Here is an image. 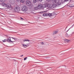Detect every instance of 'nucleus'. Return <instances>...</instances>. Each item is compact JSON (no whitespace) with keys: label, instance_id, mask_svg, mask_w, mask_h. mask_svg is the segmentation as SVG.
<instances>
[{"label":"nucleus","instance_id":"1","mask_svg":"<svg viewBox=\"0 0 74 74\" xmlns=\"http://www.w3.org/2000/svg\"><path fill=\"white\" fill-rule=\"evenodd\" d=\"M2 5L3 7H6L7 8H10V9H12V7H11V5L10 3H8L6 4L5 3H2Z\"/></svg>","mask_w":74,"mask_h":74},{"label":"nucleus","instance_id":"2","mask_svg":"<svg viewBox=\"0 0 74 74\" xmlns=\"http://www.w3.org/2000/svg\"><path fill=\"white\" fill-rule=\"evenodd\" d=\"M7 40L8 42H13V41L11 40V37L9 38L7 40V39H5L3 40H2V41L3 42H5Z\"/></svg>","mask_w":74,"mask_h":74},{"label":"nucleus","instance_id":"3","mask_svg":"<svg viewBox=\"0 0 74 74\" xmlns=\"http://www.w3.org/2000/svg\"><path fill=\"white\" fill-rule=\"evenodd\" d=\"M14 9L16 12H18L20 10V8L18 6H15L14 8Z\"/></svg>","mask_w":74,"mask_h":74},{"label":"nucleus","instance_id":"4","mask_svg":"<svg viewBox=\"0 0 74 74\" xmlns=\"http://www.w3.org/2000/svg\"><path fill=\"white\" fill-rule=\"evenodd\" d=\"M52 15V14L51 13H44L43 14V16H49V17H51Z\"/></svg>","mask_w":74,"mask_h":74},{"label":"nucleus","instance_id":"5","mask_svg":"<svg viewBox=\"0 0 74 74\" xmlns=\"http://www.w3.org/2000/svg\"><path fill=\"white\" fill-rule=\"evenodd\" d=\"M54 2L56 4H57V5H60L61 4L59 0H54Z\"/></svg>","mask_w":74,"mask_h":74},{"label":"nucleus","instance_id":"6","mask_svg":"<svg viewBox=\"0 0 74 74\" xmlns=\"http://www.w3.org/2000/svg\"><path fill=\"white\" fill-rule=\"evenodd\" d=\"M38 9H42L43 7V5L42 4H39L38 5Z\"/></svg>","mask_w":74,"mask_h":74},{"label":"nucleus","instance_id":"7","mask_svg":"<svg viewBox=\"0 0 74 74\" xmlns=\"http://www.w3.org/2000/svg\"><path fill=\"white\" fill-rule=\"evenodd\" d=\"M22 10L23 11H26L27 8V7L26 5H24L22 7Z\"/></svg>","mask_w":74,"mask_h":74},{"label":"nucleus","instance_id":"8","mask_svg":"<svg viewBox=\"0 0 74 74\" xmlns=\"http://www.w3.org/2000/svg\"><path fill=\"white\" fill-rule=\"evenodd\" d=\"M26 3L27 5H30L32 4L30 1H26Z\"/></svg>","mask_w":74,"mask_h":74},{"label":"nucleus","instance_id":"9","mask_svg":"<svg viewBox=\"0 0 74 74\" xmlns=\"http://www.w3.org/2000/svg\"><path fill=\"white\" fill-rule=\"evenodd\" d=\"M43 7L42 8V9L44 11H46L48 8V6H43Z\"/></svg>","mask_w":74,"mask_h":74},{"label":"nucleus","instance_id":"10","mask_svg":"<svg viewBox=\"0 0 74 74\" xmlns=\"http://www.w3.org/2000/svg\"><path fill=\"white\" fill-rule=\"evenodd\" d=\"M58 30H56L55 31H54L53 32V35L54 36V35H55V34H57V33H58Z\"/></svg>","mask_w":74,"mask_h":74},{"label":"nucleus","instance_id":"11","mask_svg":"<svg viewBox=\"0 0 74 74\" xmlns=\"http://www.w3.org/2000/svg\"><path fill=\"white\" fill-rule=\"evenodd\" d=\"M48 8H52V5L51 4H48L47 5Z\"/></svg>","mask_w":74,"mask_h":74},{"label":"nucleus","instance_id":"12","mask_svg":"<svg viewBox=\"0 0 74 74\" xmlns=\"http://www.w3.org/2000/svg\"><path fill=\"white\" fill-rule=\"evenodd\" d=\"M10 2L12 4H15V1H14V0H10Z\"/></svg>","mask_w":74,"mask_h":74},{"label":"nucleus","instance_id":"13","mask_svg":"<svg viewBox=\"0 0 74 74\" xmlns=\"http://www.w3.org/2000/svg\"><path fill=\"white\" fill-rule=\"evenodd\" d=\"M57 6L55 4H53L52 5V8H55Z\"/></svg>","mask_w":74,"mask_h":74},{"label":"nucleus","instance_id":"14","mask_svg":"<svg viewBox=\"0 0 74 74\" xmlns=\"http://www.w3.org/2000/svg\"><path fill=\"white\" fill-rule=\"evenodd\" d=\"M28 45H29V43H27V45H26L25 44H24L23 45V47H26L27 46H28Z\"/></svg>","mask_w":74,"mask_h":74},{"label":"nucleus","instance_id":"15","mask_svg":"<svg viewBox=\"0 0 74 74\" xmlns=\"http://www.w3.org/2000/svg\"><path fill=\"white\" fill-rule=\"evenodd\" d=\"M24 42H25V41H30V40L27 39H24L23 40Z\"/></svg>","mask_w":74,"mask_h":74},{"label":"nucleus","instance_id":"16","mask_svg":"<svg viewBox=\"0 0 74 74\" xmlns=\"http://www.w3.org/2000/svg\"><path fill=\"white\" fill-rule=\"evenodd\" d=\"M34 8L35 10H38V9H38V6L35 7Z\"/></svg>","mask_w":74,"mask_h":74},{"label":"nucleus","instance_id":"17","mask_svg":"<svg viewBox=\"0 0 74 74\" xmlns=\"http://www.w3.org/2000/svg\"><path fill=\"white\" fill-rule=\"evenodd\" d=\"M20 1L21 3H24L25 2V0H20Z\"/></svg>","mask_w":74,"mask_h":74},{"label":"nucleus","instance_id":"18","mask_svg":"<svg viewBox=\"0 0 74 74\" xmlns=\"http://www.w3.org/2000/svg\"><path fill=\"white\" fill-rule=\"evenodd\" d=\"M0 1L1 2H2V3H4V2H5V0H0Z\"/></svg>","mask_w":74,"mask_h":74},{"label":"nucleus","instance_id":"19","mask_svg":"<svg viewBox=\"0 0 74 74\" xmlns=\"http://www.w3.org/2000/svg\"><path fill=\"white\" fill-rule=\"evenodd\" d=\"M37 0H33V2L34 3H36V2H37Z\"/></svg>","mask_w":74,"mask_h":74},{"label":"nucleus","instance_id":"20","mask_svg":"<svg viewBox=\"0 0 74 74\" xmlns=\"http://www.w3.org/2000/svg\"><path fill=\"white\" fill-rule=\"evenodd\" d=\"M45 12H47V11L41 12H40V13H41V14L43 13H45Z\"/></svg>","mask_w":74,"mask_h":74},{"label":"nucleus","instance_id":"21","mask_svg":"<svg viewBox=\"0 0 74 74\" xmlns=\"http://www.w3.org/2000/svg\"><path fill=\"white\" fill-rule=\"evenodd\" d=\"M10 38H12L14 39V40H17V39H16V38H13V37H10Z\"/></svg>","mask_w":74,"mask_h":74},{"label":"nucleus","instance_id":"22","mask_svg":"<svg viewBox=\"0 0 74 74\" xmlns=\"http://www.w3.org/2000/svg\"><path fill=\"white\" fill-rule=\"evenodd\" d=\"M65 36L66 37H69V35L67 34H65Z\"/></svg>","mask_w":74,"mask_h":74},{"label":"nucleus","instance_id":"23","mask_svg":"<svg viewBox=\"0 0 74 74\" xmlns=\"http://www.w3.org/2000/svg\"><path fill=\"white\" fill-rule=\"evenodd\" d=\"M70 41V40H69L66 39V41L67 42H69V41Z\"/></svg>","mask_w":74,"mask_h":74},{"label":"nucleus","instance_id":"24","mask_svg":"<svg viewBox=\"0 0 74 74\" xmlns=\"http://www.w3.org/2000/svg\"><path fill=\"white\" fill-rule=\"evenodd\" d=\"M51 14L52 15H55V12H54L53 13H51Z\"/></svg>","mask_w":74,"mask_h":74},{"label":"nucleus","instance_id":"25","mask_svg":"<svg viewBox=\"0 0 74 74\" xmlns=\"http://www.w3.org/2000/svg\"><path fill=\"white\" fill-rule=\"evenodd\" d=\"M26 59H27V57L25 58L24 59V60H26Z\"/></svg>","mask_w":74,"mask_h":74},{"label":"nucleus","instance_id":"26","mask_svg":"<svg viewBox=\"0 0 74 74\" xmlns=\"http://www.w3.org/2000/svg\"><path fill=\"white\" fill-rule=\"evenodd\" d=\"M40 43L41 44H42V45H44V42H41Z\"/></svg>","mask_w":74,"mask_h":74},{"label":"nucleus","instance_id":"27","mask_svg":"<svg viewBox=\"0 0 74 74\" xmlns=\"http://www.w3.org/2000/svg\"><path fill=\"white\" fill-rule=\"evenodd\" d=\"M46 0L47 1H51V0Z\"/></svg>","mask_w":74,"mask_h":74},{"label":"nucleus","instance_id":"28","mask_svg":"<svg viewBox=\"0 0 74 74\" xmlns=\"http://www.w3.org/2000/svg\"><path fill=\"white\" fill-rule=\"evenodd\" d=\"M39 1L41 2L42 1V0H39Z\"/></svg>","mask_w":74,"mask_h":74},{"label":"nucleus","instance_id":"29","mask_svg":"<svg viewBox=\"0 0 74 74\" xmlns=\"http://www.w3.org/2000/svg\"><path fill=\"white\" fill-rule=\"evenodd\" d=\"M65 1H69V0H64Z\"/></svg>","mask_w":74,"mask_h":74},{"label":"nucleus","instance_id":"30","mask_svg":"<svg viewBox=\"0 0 74 74\" xmlns=\"http://www.w3.org/2000/svg\"><path fill=\"white\" fill-rule=\"evenodd\" d=\"M70 7H71V8H72V7H74V5H73L72 6H69Z\"/></svg>","mask_w":74,"mask_h":74},{"label":"nucleus","instance_id":"31","mask_svg":"<svg viewBox=\"0 0 74 74\" xmlns=\"http://www.w3.org/2000/svg\"><path fill=\"white\" fill-rule=\"evenodd\" d=\"M23 18H22L21 17V20H23Z\"/></svg>","mask_w":74,"mask_h":74},{"label":"nucleus","instance_id":"32","mask_svg":"<svg viewBox=\"0 0 74 74\" xmlns=\"http://www.w3.org/2000/svg\"><path fill=\"white\" fill-rule=\"evenodd\" d=\"M16 1H18V2H19V0H16Z\"/></svg>","mask_w":74,"mask_h":74},{"label":"nucleus","instance_id":"33","mask_svg":"<svg viewBox=\"0 0 74 74\" xmlns=\"http://www.w3.org/2000/svg\"><path fill=\"white\" fill-rule=\"evenodd\" d=\"M23 56V55H21V56Z\"/></svg>","mask_w":74,"mask_h":74}]
</instances>
